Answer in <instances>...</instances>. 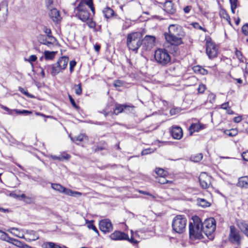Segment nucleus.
<instances>
[{
  "label": "nucleus",
  "instance_id": "4468645a",
  "mask_svg": "<svg viewBox=\"0 0 248 248\" xmlns=\"http://www.w3.org/2000/svg\"><path fill=\"white\" fill-rule=\"evenodd\" d=\"M236 225L241 232L248 238V220L238 219L236 220Z\"/></svg>",
  "mask_w": 248,
  "mask_h": 248
},
{
  "label": "nucleus",
  "instance_id": "c756f323",
  "mask_svg": "<svg viewBox=\"0 0 248 248\" xmlns=\"http://www.w3.org/2000/svg\"><path fill=\"white\" fill-rule=\"evenodd\" d=\"M62 193H64L65 194L70 195V196H75L76 195H78V196L81 195V193L80 192H77V191H73L72 190H71L69 189H67L66 188H65L64 190L62 191Z\"/></svg>",
  "mask_w": 248,
  "mask_h": 248
},
{
  "label": "nucleus",
  "instance_id": "0e129e2a",
  "mask_svg": "<svg viewBox=\"0 0 248 248\" xmlns=\"http://www.w3.org/2000/svg\"><path fill=\"white\" fill-rule=\"evenodd\" d=\"M231 6H237V0H230Z\"/></svg>",
  "mask_w": 248,
  "mask_h": 248
},
{
  "label": "nucleus",
  "instance_id": "f03ea898",
  "mask_svg": "<svg viewBox=\"0 0 248 248\" xmlns=\"http://www.w3.org/2000/svg\"><path fill=\"white\" fill-rule=\"evenodd\" d=\"M193 222H190L189 224V234L190 238L201 239L202 236V231L200 225L201 220L200 218L195 216L192 217Z\"/></svg>",
  "mask_w": 248,
  "mask_h": 248
},
{
  "label": "nucleus",
  "instance_id": "f257e3e1",
  "mask_svg": "<svg viewBox=\"0 0 248 248\" xmlns=\"http://www.w3.org/2000/svg\"><path fill=\"white\" fill-rule=\"evenodd\" d=\"M164 36L168 43L178 46L183 44L182 39L185 36V32L180 25L171 24L168 28V32H165Z\"/></svg>",
  "mask_w": 248,
  "mask_h": 248
},
{
  "label": "nucleus",
  "instance_id": "69168bd1",
  "mask_svg": "<svg viewBox=\"0 0 248 248\" xmlns=\"http://www.w3.org/2000/svg\"><path fill=\"white\" fill-rule=\"evenodd\" d=\"M94 48L96 52H99L100 49V45L99 44H95L94 46Z\"/></svg>",
  "mask_w": 248,
  "mask_h": 248
},
{
  "label": "nucleus",
  "instance_id": "20e7f679",
  "mask_svg": "<svg viewBox=\"0 0 248 248\" xmlns=\"http://www.w3.org/2000/svg\"><path fill=\"white\" fill-rule=\"evenodd\" d=\"M154 57L155 62L161 66H165L170 63V56L165 49L159 48L156 50Z\"/></svg>",
  "mask_w": 248,
  "mask_h": 248
},
{
  "label": "nucleus",
  "instance_id": "c03bdc74",
  "mask_svg": "<svg viewBox=\"0 0 248 248\" xmlns=\"http://www.w3.org/2000/svg\"><path fill=\"white\" fill-rule=\"evenodd\" d=\"M68 97H69L70 102L71 103L73 107L74 108L78 109L79 108V107L76 104V102H75L74 99L72 98L71 95H70V94H68Z\"/></svg>",
  "mask_w": 248,
  "mask_h": 248
},
{
  "label": "nucleus",
  "instance_id": "b1692460",
  "mask_svg": "<svg viewBox=\"0 0 248 248\" xmlns=\"http://www.w3.org/2000/svg\"><path fill=\"white\" fill-rule=\"evenodd\" d=\"M38 41L44 45H46L48 46H50L52 45V42L53 41H50L47 38V37L45 35H39L38 37Z\"/></svg>",
  "mask_w": 248,
  "mask_h": 248
},
{
  "label": "nucleus",
  "instance_id": "ea45409f",
  "mask_svg": "<svg viewBox=\"0 0 248 248\" xmlns=\"http://www.w3.org/2000/svg\"><path fill=\"white\" fill-rule=\"evenodd\" d=\"M16 111V113L19 114H22L24 115H28L32 113L31 111L27 110H15Z\"/></svg>",
  "mask_w": 248,
  "mask_h": 248
},
{
  "label": "nucleus",
  "instance_id": "f704fd0d",
  "mask_svg": "<svg viewBox=\"0 0 248 248\" xmlns=\"http://www.w3.org/2000/svg\"><path fill=\"white\" fill-rule=\"evenodd\" d=\"M203 157L202 154H198L191 156V160L195 162H200Z\"/></svg>",
  "mask_w": 248,
  "mask_h": 248
},
{
  "label": "nucleus",
  "instance_id": "49530a36",
  "mask_svg": "<svg viewBox=\"0 0 248 248\" xmlns=\"http://www.w3.org/2000/svg\"><path fill=\"white\" fill-rule=\"evenodd\" d=\"M158 183H159L161 184H167V183L171 182V181L166 180L164 178V176L160 177L158 179Z\"/></svg>",
  "mask_w": 248,
  "mask_h": 248
},
{
  "label": "nucleus",
  "instance_id": "7ed1b4c3",
  "mask_svg": "<svg viewBox=\"0 0 248 248\" xmlns=\"http://www.w3.org/2000/svg\"><path fill=\"white\" fill-rule=\"evenodd\" d=\"M142 35L140 32H135L129 33L127 37V46L133 51L137 50L141 46Z\"/></svg>",
  "mask_w": 248,
  "mask_h": 248
},
{
  "label": "nucleus",
  "instance_id": "13d9d810",
  "mask_svg": "<svg viewBox=\"0 0 248 248\" xmlns=\"http://www.w3.org/2000/svg\"><path fill=\"white\" fill-rule=\"evenodd\" d=\"M221 108L222 109H226V110H227L228 109V108H230L229 105V103L226 102V103H224L222 104L221 106Z\"/></svg>",
  "mask_w": 248,
  "mask_h": 248
},
{
  "label": "nucleus",
  "instance_id": "6e6552de",
  "mask_svg": "<svg viewBox=\"0 0 248 248\" xmlns=\"http://www.w3.org/2000/svg\"><path fill=\"white\" fill-rule=\"evenodd\" d=\"M69 61V58L67 56H62L59 58L57 62L52 65V71L51 75L55 76L61 71L65 69L67 67Z\"/></svg>",
  "mask_w": 248,
  "mask_h": 248
},
{
  "label": "nucleus",
  "instance_id": "4c0bfd02",
  "mask_svg": "<svg viewBox=\"0 0 248 248\" xmlns=\"http://www.w3.org/2000/svg\"><path fill=\"white\" fill-rule=\"evenodd\" d=\"M75 93L78 95H80L82 93V88L81 83L78 84V85H76L75 86Z\"/></svg>",
  "mask_w": 248,
  "mask_h": 248
},
{
  "label": "nucleus",
  "instance_id": "de8ad7c7",
  "mask_svg": "<svg viewBox=\"0 0 248 248\" xmlns=\"http://www.w3.org/2000/svg\"><path fill=\"white\" fill-rule=\"evenodd\" d=\"M54 0H45V3L48 9H50L53 7L52 5Z\"/></svg>",
  "mask_w": 248,
  "mask_h": 248
},
{
  "label": "nucleus",
  "instance_id": "a211bd4d",
  "mask_svg": "<svg viewBox=\"0 0 248 248\" xmlns=\"http://www.w3.org/2000/svg\"><path fill=\"white\" fill-rule=\"evenodd\" d=\"M50 10L49 16L50 18L55 22H58L61 20V16L59 11L56 8L48 9Z\"/></svg>",
  "mask_w": 248,
  "mask_h": 248
},
{
  "label": "nucleus",
  "instance_id": "7c9ffc66",
  "mask_svg": "<svg viewBox=\"0 0 248 248\" xmlns=\"http://www.w3.org/2000/svg\"><path fill=\"white\" fill-rule=\"evenodd\" d=\"M86 5L89 7L92 11L93 15L94 14L95 9L93 7V0H85L84 1H82Z\"/></svg>",
  "mask_w": 248,
  "mask_h": 248
},
{
  "label": "nucleus",
  "instance_id": "774afa93",
  "mask_svg": "<svg viewBox=\"0 0 248 248\" xmlns=\"http://www.w3.org/2000/svg\"><path fill=\"white\" fill-rule=\"evenodd\" d=\"M129 242H130L131 243H133V244H137L138 243V241L137 240H135L132 236L131 237L130 239H129L128 238V239H127Z\"/></svg>",
  "mask_w": 248,
  "mask_h": 248
},
{
  "label": "nucleus",
  "instance_id": "37998d69",
  "mask_svg": "<svg viewBox=\"0 0 248 248\" xmlns=\"http://www.w3.org/2000/svg\"><path fill=\"white\" fill-rule=\"evenodd\" d=\"M76 64H77V62L74 60H73V61H71L70 62L69 70H70V72L71 73L73 72L74 67L76 65Z\"/></svg>",
  "mask_w": 248,
  "mask_h": 248
},
{
  "label": "nucleus",
  "instance_id": "f3484780",
  "mask_svg": "<svg viewBox=\"0 0 248 248\" xmlns=\"http://www.w3.org/2000/svg\"><path fill=\"white\" fill-rule=\"evenodd\" d=\"M171 135L173 138L175 139L179 140L181 139L183 136L182 129L178 126H172Z\"/></svg>",
  "mask_w": 248,
  "mask_h": 248
},
{
  "label": "nucleus",
  "instance_id": "39448f33",
  "mask_svg": "<svg viewBox=\"0 0 248 248\" xmlns=\"http://www.w3.org/2000/svg\"><path fill=\"white\" fill-rule=\"evenodd\" d=\"M186 223L187 219L184 216H176L171 223L172 231L179 234L183 233L186 230Z\"/></svg>",
  "mask_w": 248,
  "mask_h": 248
},
{
  "label": "nucleus",
  "instance_id": "e433bc0d",
  "mask_svg": "<svg viewBox=\"0 0 248 248\" xmlns=\"http://www.w3.org/2000/svg\"><path fill=\"white\" fill-rule=\"evenodd\" d=\"M44 31L47 34V37L49 40H50V41L55 40V38L51 35V31L50 29L45 27Z\"/></svg>",
  "mask_w": 248,
  "mask_h": 248
},
{
  "label": "nucleus",
  "instance_id": "423d86ee",
  "mask_svg": "<svg viewBox=\"0 0 248 248\" xmlns=\"http://www.w3.org/2000/svg\"><path fill=\"white\" fill-rule=\"evenodd\" d=\"M74 13H75L76 16L83 22L90 20V18L91 17L89 8L82 1H80L78 6L75 8Z\"/></svg>",
  "mask_w": 248,
  "mask_h": 248
},
{
  "label": "nucleus",
  "instance_id": "412c9836",
  "mask_svg": "<svg viewBox=\"0 0 248 248\" xmlns=\"http://www.w3.org/2000/svg\"><path fill=\"white\" fill-rule=\"evenodd\" d=\"M133 106H130L127 105H120L117 104L116 105V107L113 110V113L116 115H118L119 113L123 112V110L125 109H128L129 108H132Z\"/></svg>",
  "mask_w": 248,
  "mask_h": 248
},
{
  "label": "nucleus",
  "instance_id": "cd10ccee",
  "mask_svg": "<svg viewBox=\"0 0 248 248\" xmlns=\"http://www.w3.org/2000/svg\"><path fill=\"white\" fill-rule=\"evenodd\" d=\"M56 52L55 51H45L44 52V57L46 60H52L56 55Z\"/></svg>",
  "mask_w": 248,
  "mask_h": 248
},
{
  "label": "nucleus",
  "instance_id": "864d4df0",
  "mask_svg": "<svg viewBox=\"0 0 248 248\" xmlns=\"http://www.w3.org/2000/svg\"><path fill=\"white\" fill-rule=\"evenodd\" d=\"M190 129L194 131H198L199 129V125L196 124H192L190 126Z\"/></svg>",
  "mask_w": 248,
  "mask_h": 248
},
{
  "label": "nucleus",
  "instance_id": "338daca9",
  "mask_svg": "<svg viewBox=\"0 0 248 248\" xmlns=\"http://www.w3.org/2000/svg\"><path fill=\"white\" fill-rule=\"evenodd\" d=\"M235 55L238 59H240L242 57V55L241 51L236 50L235 51Z\"/></svg>",
  "mask_w": 248,
  "mask_h": 248
},
{
  "label": "nucleus",
  "instance_id": "c85d7f7f",
  "mask_svg": "<svg viewBox=\"0 0 248 248\" xmlns=\"http://www.w3.org/2000/svg\"><path fill=\"white\" fill-rule=\"evenodd\" d=\"M219 15L221 17L223 18L228 21L230 24H231L230 17L229 15L227 13L226 11L224 9H221L219 11Z\"/></svg>",
  "mask_w": 248,
  "mask_h": 248
},
{
  "label": "nucleus",
  "instance_id": "a878e982",
  "mask_svg": "<svg viewBox=\"0 0 248 248\" xmlns=\"http://www.w3.org/2000/svg\"><path fill=\"white\" fill-rule=\"evenodd\" d=\"M71 140L77 144H78V142H81L84 140H87V137L84 134H80L75 137H71Z\"/></svg>",
  "mask_w": 248,
  "mask_h": 248
},
{
  "label": "nucleus",
  "instance_id": "052dcab7",
  "mask_svg": "<svg viewBox=\"0 0 248 248\" xmlns=\"http://www.w3.org/2000/svg\"><path fill=\"white\" fill-rule=\"evenodd\" d=\"M151 150L150 149H146L142 150V151L141 153V154L142 155H144L149 154L151 153L150 151Z\"/></svg>",
  "mask_w": 248,
  "mask_h": 248
},
{
  "label": "nucleus",
  "instance_id": "680f3d73",
  "mask_svg": "<svg viewBox=\"0 0 248 248\" xmlns=\"http://www.w3.org/2000/svg\"><path fill=\"white\" fill-rule=\"evenodd\" d=\"M37 60V57L35 55L30 56L29 61L30 62H34Z\"/></svg>",
  "mask_w": 248,
  "mask_h": 248
},
{
  "label": "nucleus",
  "instance_id": "e2e57ef3",
  "mask_svg": "<svg viewBox=\"0 0 248 248\" xmlns=\"http://www.w3.org/2000/svg\"><path fill=\"white\" fill-rule=\"evenodd\" d=\"M242 120V117L241 116L235 117L233 118V122L236 123L240 122Z\"/></svg>",
  "mask_w": 248,
  "mask_h": 248
},
{
  "label": "nucleus",
  "instance_id": "58836bf2",
  "mask_svg": "<svg viewBox=\"0 0 248 248\" xmlns=\"http://www.w3.org/2000/svg\"><path fill=\"white\" fill-rule=\"evenodd\" d=\"M242 32L245 36H248V23H246L242 26ZM246 41L248 43V38Z\"/></svg>",
  "mask_w": 248,
  "mask_h": 248
},
{
  "label": "nucleus",
  "instance_id": "2eb2a0df",
  "mask_svg": "<svg viewBox=\"0 0 248 248\" xmlns=\"http://www.w3.org/2000/svg\"><path fill=\"white\" fill-rule=\"evenodd\" d=\"M109 237L113 240H123L128 239V235L124 232L115 231L109 235Z\"/></svg>",
  "mask_w": 248,
  "mask_h": 248
},
{
  "label": "nucleus",
  "instance_id": "09e8293b",
  "mask_svg": "<svg viewBox=\"0 0 248 248\" xmlns=\"http://www.w3.org/2000/svg\"><path fill=\"white\" fill-rule=\"evenodd\" d=\"M13 230L18 231V228H14V227H13V228H11L9 229L8 230V231L9 232H10V233H12L13 234H14V235H15V236H17V237H20V238H24V239H25V238H27V237H25V236H24V235H22V236H19L18 235L16 234H15L14 233H13V232H12V231H13Z\"/></svg>",
  "mask_w": 248,
  "mask_h": 248
},
{
  "label": "nucleus",
  "instance_id": "8fccbe9b",
  "mask_svg": "<svg viewBox=\"0 0 248 248\" xmlns=\"http://www.w3.org/2000/svg\"><path fill=\"white\" fill-rule=\"evenodd\" d=\"M88 22L87 24L90 28H94L96 26V23L94 21L92 20V18L90 17V20H88Z\"/></svg>",
  "mask_w": 248,
  "mask_h": 248
},
{
  "label": "nucleus",
  "instance_id": "9b49d317",
  "mask_svg": "<svg viewBox=\"0 0 248 248\" xmlns=\"http://www.w3.org/2000/svg\"><path fill=\"white\" fill-rule=\"evenodd\" d=\"M155 38L154 36L146 35L141 39L142 49L144 50H150L155 45Z\"/></svg>",
  "mask_w": 248,
  "mask_h": 248
},
{
  "label": "nucleus",
  "instance_id": "473e14b6",
  "mask_svg": "<svg viewBox=\"0 0 248 248\" xmlns=\"http://www.w3.org/2000/svg\"><path fill=\"white\" fill-rule=\"evenodd\" d=\"M51 187L57 191H58L60 192H62V191L65 190V187L62 186V185L58 184H52Z\"/></svg>",
  "mask_w": 248,
  "mask_h": 248
},
{
  "label": "nucleus",
  "instance_id": "a19ab883",
  "mask_svg": "<svg viewBox=\"0 0 248 248\" xmlns=\"http://www.w3.org/2000/svg\"><path fill=\"white\" fill-rule=\"evenodd\" d=\"M11 243L13 244L14 245L21 248L22 245L23 244V242H22L17 239H16L15 238L12 239V242H11Z\"/></svg>",
  "mask_w": 248,
  "mask_h": 248
},
{
  "label": "nucleus",
  "instance_id": "f8f14e48",
  "mask_svg": "<svg viewBox=\"0 0 248 248\" xmlns=\"http://www.w3.org/2000/svg\"><path fill=\"white\" fill-rule=\"evenodd\" d=\"M206 51L209 58H214L217 56V48L211 39L206 41Z\"/></svg>",
  "mask_w": 248,
  "mask_h": 248
},
{
  "label": "nucleus",
  "instance_id": "4d7b16f0",
  "mask_svg": "<svg viewBox=\"0 0 248 248\" xmlns=\"http://www.w3.org/2000/svg\"><path fill=\"white\" fill-rule=\"evenodd\" d=\"M45 70H46L47 73H50L52 71V65H46L44 67H43Z\"/></svg>",
  "mask_w": 248,
  "mask_h": 248
},
{
  "label": "nucleus",
  "instance_id": "3c124183",
  "mask_svg": "<svg viewBox=\"0 0 248 248\" xmlns=\"http://www.w3.org/2000/svg\"><path fill=\"white\" fill-rule=\"evenodd\" d=\"M18 90L21 93H23L24 95H26L27 96L31 97V95L27 91H26L24 88H23L21 87H19Z\"/></svg>",
  "mask_w": 248,
  "mask_h": 248
},
{
  "label": "nucleus",
  "instance_id": "6ab92c4d",
  "mask_svg": "<svg viewBox=\"0 0 248 248\" xmlns=\"http://www.w3.org/2000/svg\"><path fill=\"white\" fill-rule=\"evenodd\" d=\"M26 235L27 236V238H25L27 241H35L39 238L38 234L33 230H26Z\"/></svg>",
  "mask_w": 248,
  "mask_h": 248
},
{
  "label": "nucleus",
  "instance_id": "ddd939ff",
  "mask_svg": "<svg viewBox=\"0 0 248 248\" xmlns=\"http://www.w3.org/2000/svg\"><path fill=\"white\" fill-rule=\"evenodd\" d=\"M7 11V4L5 2L2 1L0 4V26L5 21Z\"/></svg>",
  "mask_w": 248,
  "mask_h": 248
},
{
  "label": "nucleus",
  "instance_id": "c9c22d12",
  "mask_svg": "<svg viewBox=\"0 0 248 248\" xmlns=\"http://www.w3.org/2000/svg\"><path fill=\"white\" fill-rule=\"evenodd\" d=\"M88 227L89 229H92L94 231L98 236L99 235V232L96 227L94 225L93 220L89 221V223H88Z\"/></svg>",
  "mask_w": 248,
  "mask_h": 248
},
{
  "label": "nucleus",
  "instance_id": "2f4dec72",
  "mask_svg": "<svg viewBox=\"0 0 248 248\" xmlns=\"http://www.w3.org/2000/svg\"><path fill=\"white\" fill-rule=\"evenodd\" d=\"M0 232H2V234L0 236V238L1 240L9 243L12 242L13 238L10 237L7 233L3 232L1 231H0Z\"/></svg>",
  "mask_w": 248,
  "mask_h": 248
},
{
  "label": "nucleus",
  "instance_id": "6e6d98bb",
  "mask_svg": "<svg viewBox=\"0 0 248 248\" xmlns=\"http://www.w3.org/2000/svg\"><path fill=\"white\" fill-rule=\"evenodd\" d=\"M241 155L244 160L248 161V151L243 152Z\"/></svg>",
  "mask_w": 248,
  "mask_h": 248
},
{
  "label": "nucleus",
  "instance_id": "72a5a7b5",
  "mask_svg": "<svg viewBox=\"0 0 248 248\" xmlns=\"http://www.w3.org/2000/svg\"><path fill=\"white\" fill-rule=\"evenodd\" d=\"M198 202L199 205L203 207H207L210 206V203L203 199H198Z\"/></svg>",
  "mask_w": 248,
  "mask_h": 248
},
{
  "label": "nucleus",
  "instance_id": "9d476101",
  "mask_svg": "<svg viewBox=\"0 0 248 248\" xmlns=\"http://www.w3.org/2000/svg\"><path fill=\"white\" fill-rule=\"evenodd\" d=\"M100 230L104 233H109L113 230V225L111 221L108 218L101 220L99 223Z\"/></svg>",
  "mask_w": 248,
  "mask_h": 248
},
{
  "label": "nucleus",
  "instance_id": "dca6fc26",
  "mask_svg": "<svg viewBox=\"0 0 248 248\" xmlns=\"http://www.w3.org/2000/svg\"><path fill=\"white\" fill-rule=\"evenodd\" d=\"M201 186L203 188H207L210 185V178L205 173H202L199 178Z\"/></svg>",
  "mask_w": 248,
  "mask_h": 248
},
{
  "label": "nucleus",
  "instance_id": "603ef678",
  "mask_svg": "<svg viewBox=\"0 0 248 248\" xmlns=\"http://www.w3.org/2000/svg\"><path fill=\"white\" fill-rule=\"evenodd\" d=\"M193 26L196 28V29H199L202 31H203L204 32H206V30L205 29V28H202V26H201L200 25V24L197 23V22H195V23H194L193 24Z\"/></svg>",
  "mask_w": 248,
  "mask_h": 248
},
{
  "label": "nucleus",
  "instance_id": "1a4fd4ad",
  "mask_svg": "<svg viewBox=\"0 0 248 248\" xmlns=\"http://www.w3.org/2000/svg\"><path fill=\"white\" fill-rule=\"evenodd\" d=\"M229 241L232 244L239 246L241 244L242 237L239 231L234 226L230 227V232L228 236Z\"/></svg>",
  "mask_w": 248,
  "mask_h": 248
},
{
  "label": "nucleus",
  "instance_id": "bb28decb",
  "mask_svg": "<svg viewBox=\"0 0 248 248\" xmlns=\"http://www.w3.org/2000/svg\"><path fill=\"white\" fill-rule=\"evenodd\" d=\"M50 157L53 160H58L60 161H63L64 160H69L71 157L69 154L65 155H62L60 156H56L55 155H51Z\"/></svg>",
  "mask_w": 248,
  "mask_h": 248
},
{
  "label": "nucleus",
  "instance_id": "aec40b11",
  "mask_svg": "<svg viewBox=\"0 0 248 248\" xmlns=\"http://www.w3.org/2000/svg\"><path fill=\"white\" fill-rule=\"evenodd\" d=\"M164 10L167 13L173 15L176 12V9L171 1H166L164 4Z\"/></svg>",
  "mask_w": 248,
  "mask_h": 248
},
{
  "label": "nucleus",
  "instance_id": "5701e85b",
  "mask_svg": "<svg viewBox=\"0 0 248 248\" xmlns=\"http://www.w3.org/2000/svg\"><path fill=\"white\" fill-rule=\"evenodd\" d=\"M102 12L106 18H109L115 15L116 16L114 11L109 7L105 8Z\"/></svg>",
  "mask_w": 248,
  "mask_h": 248
},
{
  "label": "nucleus",
  "instance_id": "bf43d9fd",
  "mask_svg": "<svg viewBox=\"0 0 248 248\" xmlns=\"http://www.w3.org/2000/svg\"><path fill=\"white\" fill-rule=\"evenodd\" d=\"M191 9H192V6L190 5H188V6L185 7L184 8L183 10L185 13L187 14L190 11Z\"/></svg>",
  "mask_w": 248,
  "mask_h": 248
},
{
  "label": "nucleus",
  "instance_id": "a18cd8bd",
  "mask_svg": "<svg viewBox=\"0 0 248 248\" xmlns=\"http://www.w3.org/2000/svg\"><path fill=\"white\" fill-rule=\"evenodd\" d=\"M206 89V86L205 85L203 84H201L199 85V87L198 88V91L200 93H204Z\"/></svg>",
  "mask_w": 248,
  "mask_h": 248
},
{
  "label": "nucleus",
  "instance_id": "0eeeda50",
  "mask_svg": "<svg viewBox=\"0 0 248 248\" xmlns=\"http://www.w3.org/2000/svg\"><path fill=\"white\" fill-rule=\"evenodd\" d=\"M200 226L202 232H203L208 237H209L216 230V220L214 218H209L205 219L203 223L201 222Z\"/></svg>",
  "mask_w": 248,
  "mask_h": 248
},
{
  "label": "nucleus",
  "instance_id": "5fc2aeb1",
  "mask_svg": "<svg viewBox=\"0 0 248 248\" xmlns=\"http://www.w3.org/2000/svg\"><path fill=\"white\" fill-rule=\"evenodd\" d=\"M124 81H123L122 80H117L114 81V86L116 87H120L124 85Z\"/></svg>",
  "mask_w": 248,
  "mask_h": 248
},
{
  "label": "nucleus",
  "instance_id": "393cba45",
  "mask_svg": "<svg viewBox=\"0 0 248 248\" xmlns=\"http://www.w3.org/2000/svg\"><path fill=\"white\" fill-rule=\"evenodd\" d=\"M42 248H60V245L51 242H44L42 245Z\"/></svg>",
  "mask_w": 248,
  "mask_h": 248
},
{
  "label": "nucleus",
  "instance_id": "79ce46f5",
  "mask_svg": "<svg viewBox=\"0 0 248 248\" xmlns=\"http://www.w3.org/2000/svg\"><path fill=\"white\" fill-rule=\"evenodd\" d=\"M155 172L160 177L165 176L166 175V172H165L164 170L162 169H156Z\"/></svg>",
  "mask_w": 248,
  "mask_h": 248
},
{
  "label": "nucleus",
  "instance_id": "4be33fe9",
  "mask_svg": "<svg viewBox=\"0 0 248 248\" xmlns=\"http://www.w3.org/2000/svg\"><path fill=\"white\" fill-rule=\"evenodd\" d=\"M238 186L242 188H248V176L242 177L239 178L237 184Z\"/></svg>",
  "mask_w": 248,
  "mask_h": 248
}]
</instances>
